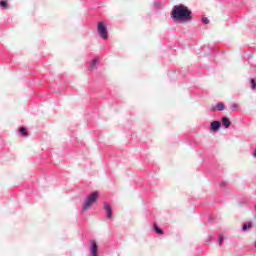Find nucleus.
<instances>
[{"instance_id": "1a4fd4ad", "label": "nucleus", "mask_w": 256, "mask_h": 256, "mask_svg": "<svg viewBox=\"0 0 256 256\" xmlns=\"http://www.w3.org/2000/svg\"><path fill=\"white\" fill-rule=\"evenodd\" d=\"M99 63V59H93L90 65V69H95L96 65Z\"/></svg>"}, {"instance_id": "2eb2a0df", "label": "nucleus", "mask_w": 256, "mask_h": 256, "mask_svg": "<svg viewBox=\"0 0 256 256\" xmlns=\"http://www.w3.org/2000/svg\"><path fill=\"white\" fill-rule=\"evenodd\" d=\"M202 23L209 25V18H202Z\"/></svg>"}, {"instance_id": "6e6552de", "label": "nucleus", "mask_w": 256, "mask_h": 256, "mask_svg": "<svg viewBox=\"0 0 256 256\" xmlns=\"http://www.w3.org/2000/svg\"><path fill=\"white\" fill-rule=\"evenodd\" d=\"M253 227V223L249 222L248 224H244L242 227V231H249Z\"/></svg>"}, {"instance_id": "9b49d317", "label": "nucleus", "mask_w": 256, "mask_h": 256, "mask_svg": "<svg viewBox=\"0 0 256 256\" xmlns=\"http://www.w3.org/2000/svg\"><path fill=\"white\" fill-rule=\"evenodd\" d=\"M225 109V104H223V102H219L217 104V110L218 111H223Z\"/></svg>"}, {"instance_id": "39448f33", "label": "nucleus", "mask_w": 256, "mask_h": 256, "mask_svg": "<svg viewBox=\"0 0 256 256\" xmlns=\"http://www.w3.org/2000/svg\"><path fill=\"white\" fill-rule=\"evenodd\" d=\"M98 246H97V242L96 241H92V245H91V255L92 256H97V251H98Z\"/></svg>"}, {"instance_id": "f03ea898", "label": "nucleus", "mask_w": 256, "mask_h": 256, "mask_svg": "<svg viewBox=\"0 0 256 256\" xmlns=\"http://www.w3.org/2000/svg\"><path fill=\"white\" fill-rule=\"evenodd\" d=\"M97 199H99V192L91 193L84 201L83 210L87 211L88 209H91V207L97 201Z\"/></svg>"}, {"instance_id": "423d86ee", "label": "nucleus", "mask_w": 256, "mask_h": 256, "mask_svg": "<svg viewBox=\"0 0 256 256\" xmlns=\"http://www.w3.org/2000/svg\"><path fill=\"white\" fill-rule=\"evenodd\" d=\"M219 127H221V122L219 121H214L211 123V129L212 131H218Z\"/></svg>"}, {"instance_id": "7ed1b4c3", "label": "nucleus", "mask_w": 256, "mask_h": 256, "mask_svg": "<svg viewBox=\"0 0 256 256\" xmlns=\"http://www.w3.org/2000/svg\"><path fill=\"white\" fill-rule=\"evenodd\" d=\"M98 33L102 37V39H107V27H105V24L103 22L98 23Z\"/></svg>"}, {"instance_id": "9d476101", "label": "nucleus", "mask_w": 256, "mask_h": 256, "mask_svg": "<svg viewBox=\"0 0 256 256\" xmlns=\"http://www.w3.org/2000/svg\"><path fill=\"white\" fill-rule=\"evenodd\" d=\"M154 231H156V233H158V235H163V230H161V228H159V226H157V224H154Z\"/></svg>"}, {"instance_id": "a211bd4d", "label": "nucleus", "mask_w": 256, "mask_h": 256, "mask_svg": "<svg viewBox=\"0 0 256 256\" xmlns=\"http://www.w3.org/2000/svg\"><path fill=\"white\" fill-rule=\"evenodd\" d=\"M212 111H217V109H216V108H213Z\"/></svg>"}, {"instance_id": "f257e3e1", "label": "nucleus", "mask_w": 256, "mask_h": 256, "mask_svg": "<svg viewBox=\"0 0 256 256\" xmlns=\"http://www.w3.org/2000/svg\"><path fill=\"white\" fill-rule=\"evenodd\" d=\"M175 21H189L191 19V10L184 5H176L171 13Z\"/></svg>"}, {"instance_id": "f8f14e48", "label": "nucleus", "mask_w": 256, "mask_h": 256, "mask_svg": "<svg viewBox=\"0 0 256 256\" xmlns=\"http://www.w3.org/2000/svg\"><path fill=\"white\" fill-rule=\"evenodd\" d=\"M20 134L21 135H24L25 137H27V129L25 128V127H22V128H20Z\"/></svg>"}, {"instance_id": "0eeeda50", "label": "nucleus", "mask_w": 256, "mask_h": 256, "mask_svg": "<svg viewBox=\"0 0 256 256\" xmlns=\"http://www.w3.org/2000/svg\"><path fill=\"white\" fill-rule=\"evenodd\" d=\"M222 125H224L226 129H229V127H231V121L229 118H222Z\"/></svg>"}, {"instance_id": "ddd939ff", "label": "nucleus", "mask_w": 256, "mask_h": 256, "mask_svg": "<svg viewBox=\"0 0 256 256\" xmlns=\"http://www.w3.org/2000/svg\"><path fill=\"white\" fill-rule=\"evenodd\" d=\"M251 89L255 90L256 89V84H255V79H251Z\"/></svg>"}, {"instance_id": "20e7f679", "label": "nucleus", "mask_w": 256, "mask_h": 256, "mask_svg": "<svg viewBox=\"0 0 256 256\" xmlns=\"http://www.w3.org/2000/svg\"><path fill=\"white\" fill-rule=\"evenodd\" d=\"M104 209H105V211L107 213V218L111 219L113 217V210L111 208V204L105 202L104 203Z\"/></svg>"}, {"instance_id": "4468645a", "label": "nucleus", "mask_w": 256, "mask_h": 256, "mask_svg": "<svg viewBox=\"0 0 256 256\" xmlns=\"http://www.w3.org/2000/svg\"><path fill=\"white\" fill-rule=\"evenodd\" d=\"M0 6L1 7H4V8H7V2L6 1H0Z\"/></svg>"}, {"instance_id": "dca6fc26", "label": "nucleus", "mask_w": 256, "mask_h": 256, "mask_svg": "<svg viewBox=\"0 0 256 256\" xmlns=\"http://www.w3.org/2000/svg\"><path fill=\"white\" fill-rule=\"evenodd\" d=\"M219 245H223V236H220Z\"/></svg>"}, {"instance_id": "f3484780", "label": "nucleus", "mask_w": 256, "mask_h": 256, "mask_svg": "<svg viewBox=\"0 0 256 256\" xmlns=\"http://www.w3.org/2000/svg\"><path fill=\"white\" fill-rule=\"evenodd\" d=\"M253 157H255V158H256V149H255V152L253 153Z\"/></svg>"}]
</instances>
